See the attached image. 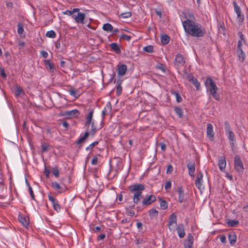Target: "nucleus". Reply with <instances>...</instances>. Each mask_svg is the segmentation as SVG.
Instances as JSON below:
<instances>
[{
  "label": "nucleus",
  "instance_id": "f257e3e1",
  "mask_svg": "<svg viewBox=\"0 0 248 248\" xmlns=\"http://www.w3.org/2000/svg\"><path fill=\"white\" fill-rule=\"evenodd\" d=\"M182 23L185 31L192 36L202 37L206 34L205 29L202 25L192 20L187 19Z\"/></svg>",
  "mask_w": 248,
  "mask_h": 248
},
{
  "label": "nucleus",
  "instance_id": "f03ea898",
  "mask_svg": "<svg viewBox=\"0 0 248 248\" xmlns=\"http://www.w3.org/2000/svg\"><path fill=\"white\" fill-rule=\"evenodd\" d=\"M131 193L134 194L133 201L135 204H138L143 198L142 191L145 189L144 185L141 184H135L129 186L128 187Z\"/></svg>",
  "mask_w": 248,
  "mask_h": 248
},
{
  "label": "nucleus",
  "instance_id": "7ed1b4c3",
  "mask_svg": "<svg viewBox=\"0 0 248 248\" xmlns=\"http://www.w3.org/2000/svg\"><path fill=\"white\" fill-rule=\"evenodd\" d=\"M224 128L226 135L228 136L230 145L232 147H234L235 141V135L231 130V126L228 121L224 122Z\"/></svg>",
  "mask_w": 248,
  "mask_h": 248
},
{
  "label": "nucleus",
  "instance_id": "20e7f679",
  "mask_svg": "<svg viewBox=\"0 0 248 248\" xmlns=\"http://www.w3.org/2000/svg\"><path fill=\"white\" fill-rule=\"evenodd\" d=\"M234 168L238 172H243L244 170L243 164L238 155L234 157Z\"/></svg>",
  "mask_w": 248,
  "mask_h": 248
},
{
  "label": "nucleus",
  "instance_id": "39448f33",
  "mask_svg": "<svg viewBox=\"0 0 248 248\" xmlns=\"http://www.w3.org/2000/svg\"><path fill=\"white\" fill-rule=\"evenodd\" d=\"M79 114V111L78 110L75 109L70 111H65L62 113V115L71 118L78 117Z\"/></svg>",
  "mask_w": 248,
  "mask_h": 248
},
{
  "label": "nucleus",
  "instance_id": "423d86ee",
  "mask_svg": "<svg viewBox=\"0 0 248 248\" xmlns=\"http://www.w3.org/2000/svg\"><path fill=\"white\" fill-rule=\"evenodd\" d=\"M204 85L209 91L217 88L210 77L206 78V80L204 81Z\"/></svg>",
  "mask_w": 248,
  "mask_h": 248
},
{
  "label": "nucleus",
  "instance_id": "0eeeda50",
  "mask_svg": "<svg viewBox=\"0 0 248 248\" xmlns=\"http://www.w3.org/2000/svg\"><path fill=\"white\" fill-rule=\"evenodd\" d=\"M185 63V61L184 60L183 56L181 54H177L176 55L174 64L176 66L179 67H182L184 65Z\"/></svg>",
  "mask_w": 248,
  "mask_h": 248
},
{
  "label": "nucleus",
  "instance_id": "6e6552de",
  "mask_svg": "<svg viewBox=\"0 0 248 248\" xmlns=\"http://www.w3.org/2000/svg\"><path fill=\"white\" fill-rule=\"evenodd\" d=\"M72 18L75 19L77 23L84 24V20L85 18V14L81 12H78L77 15L72 16Z\"/></svg>",
  "mask_w": 248,
  "mask_h": 248
},
{
  "label": "nucleus",
  "instance_id": "1a4fd4ad",
  "mask_svg": "<svg viewBox=\"0 0 248 248\" xmlns=\"http://www.w3.org/2000/svg\"><path fill=\"white\" fill-rule=\"evenodd\" d=\"M202 178L203 174L202 172H200L197 175L196 179L195 180V185L199 189L203 188L202 186Z\"/></svg>",
  "mask_w": 248,
  "mask_h": 248
},
{
  "label": "nucleus",
  "instance_id": "9d476101",
  "mask_svg": "<svg viewBox=\"0 0 248 248\" xmlns=\"http://www.w3.org/2000/svg\"><path fill=\"white\" fill-rule=\"evenodd\" d=\"M117 70L118 75L120 77H122L125 74L127 70V65L125 64H118L117 65Z\"/></svg>",
  "mask_w": 248,
  "mask_h": 248
},
{
  "label": "nucleus",
  "instance_id": "9b49d317",
  "mask_svg": "<svg viewBox=\"0 0 248 248\" xmlns=\"http://www.w3.org/2000/svg\"><path fill=\"white\" fill-rule=\"evenodd\" d=\"M156 200V197L154 195H151L146 198L143 199L142 204L143 205H148L152 204Z\"/></svg>",
  "mask_w": 248,
  "mask_h": 248
},
{
  "label": "nucleus",
  "instance_id": "f8f14e48",
  "mask_svg": "<svg viewBox=\"0 0 248 248\" xmlns=\"http://www.w3.org/2000/svg\"><path fill=\"white\" fill-rule=\"evenodd\" d=\"M207 137L210 140L213 141L214 139V132L213 131V127L211 124H207Z\"/></svg>",
  "mask_w": 248,
  "mask_h": 248
},
{
  "label": "nucleus",
  "instance_id": "ddd939ff",
  "mask_svg": "<svg viewBox=\"0 0 248 248\" xmlns=\"http://www.w3.org/2000/svg\"><path fill=\"white\" fill-rule=\"evenodd\" d=\"M193 236L191 234H188L187 239L184 243V248H192V245L193 243Z\"/></svg>",
  "mask_w": 248,
  "mask_h": 248
},
{
  "label": "nucleus",
  "instance_id": "4468645a",
  "mask_svg": "<svg viewBox=\"0 0 248 248\" xmlns=\"http://www.w3.org/2000/svg\"><path fill=\"white\" fill-rule=\"evenodd\" d=\"M93 112L94 111L93 109H90L88 115L86 117L85 126H88V127H89L92 122H94L93 121Z\"/></svg>",
  "mask_w": 248,
  "mask_h": 248
},
{
  "label": "nucleus",
  "instance_id": "2eb2a0df",
  "mask_svg": "<svg viewBox=\"0 0 248 248\" xmlns=\"http://www.w3.org/2000/svg\"><path fill=\"white\" fill-rule=\"evenodd\" d=\"M177 191L178 194V201L180 203L184 201L185 194L183 188L182 186L177 187Z\"/></svg>",
  "mask_w": 248,
  "mask_h": 248
},
{
  "label": "nucleus",
  "instance_id": "dca6fc26",
  "mask_svg": "<svg viewBox=\"0 0 248 248\" xmlns=\"http://www.w3.org/2000/svg\"><path fill=\"white\" fill-rule=\"evenodd\" d=\"M188 173L190 176H194L195 171V164L194 162H189L187 164Z\"/></svg>",
  "mask_w": 248,
  "mask_h": 248
},
{
  "label": "nucleus",
  "instance_id": "f3484780",
  "mask_svg": "<svg viewBox=\"0 0 248 248\" xmlns=\"http://www.w3.org/2000/svg\"><path fill=\"white\" fill-rule=\"evenodd\" d=\"M218 166L221 171H224L226 166V161L224 156L221 157L218 161Z\"/></svg>",
  "mask_w": 248,
  "mask_h": 248
},
{
  "label": "nucleus",
  "instance_id": "a211bd4d",
  "mask_svg": "<svg viewBox=\"0 0 248 248\" xmlns=\"http://www.w3.org/2000/svg\"><path fill=\"white\" fill-rule=\"evenodd\" d=\"M173 224L176 225L177 224V217L174 213L171 214L169 217V222L168 224L169 229L170 230V226Z\"/></svg>",
  "mask_w": 248,
  "mask_h": 248
},
{
  "label": "nucleus",
  "instance_id": "6ab92c4d",
  "mask_svg": "<svg viewBox=\"0 0 248 248\" xmlns=\"http://www.w3.org/2000/svg\"><path fill=\"white\" fill-rule=\"evenodd\" d=\"M19 222L25 227H27L29 223V219L22 215H19L18 217Z\"/></svg>",
  "mask_w": 248,
  "mask_h": 248
},
{
  "label": "nucleus",
  "instance_id": "aec40b11",
  "mask_svg": "<svg viewBox=\"0 0 248 248\" xmlns=\"http://www.w3.org/2000/svg\"><path fill=\"white\" fill-rule=\"evenodd\" d=\"M111 50L114 52L116 54H120L121 52V49L118 45L116 43H112L110 45Z\"/></svg>",
  "mask_w": 248,
  "mask_h": 248
},
{
  "label": "nucleus",
  "instance_id": "412c9836",
  "mask_svg": "<svg viewBox=\"0 0 248 248\" xmlns=\"http://www.w3.org/2000/svg\"><path fill=\"white\" fill-rule=\"evenodd\" d=\"M177 233L180 238H183L185 235V232L184 230V225L180 224L179 226L176 228Z\"/></svg>",
  "mask_w": 248,
  "mask_h": 248
},
{
  "label": "nucleus",
  "instance_id": "4be33fe9",
  "mask_svg": "<svg viewBox=\"0 0 248 248\" xmlns=\"http://www.w3.org/2000/svg\"><path fill=\"white\" fill-rule=\"evenodd\" d=\"M149 215L151 219H157L158 212L155 208H152L149 211Z\"/></svg>",
  "mask_w": 248,
  "mask_h": 248
},
{
  "label": "nucleus",
  "instance_id": "5701e85b",
  "mask_svg": "<svg viewBox=\"0 0 248 248\" xmlns=\"http://www.w3.org/2000/svg\"><path fill=\"white\" fill-rule=\"evenodd\" d=\"M45 67L50 72H52L54 70L53 63L51 62L50 60H45L44 61Z\"/></svg>",
  "mask_w": 248,
  "mask_h": 248
},
{
  "label": "nucleus",
  "instance_id": "b1692460",
  "mask_svg": "<svg viewBox=\"0 0 248 248\" xmlns=\"http://www.w3.org/2000/svg\"><path fill=\"white\" fill-rule=\"evenodd\" d=\"M228 239L230 243L232 245H233L235 243L236 240V235L234 232H231L229 234Z\"/></svg>",
  "mask_w": 248,
  "mask_h": 248
},
{
  "label": "nucleus",
  "instance_id": "393cba45",
  "mask_svg": "<svg viewBox=\"0 0 248 248\" xmlns=\"http://www.w3.org/2000/svg\"><path fill=\"white\" fill-rule=\"evenodd\" d=\"M158 201L160 203V208L162 210L167 209L168 207V203L165 200H163L162 198H159L158 199Z\"/></svg>",
  "mask_w": 248,
  "mask_h": 248
},
{
  "label": "nucleus",
  "instance_id": "a878e982",
  "mask_svg": "<svg viewBox=\"0 0 248 248\" xmlns=\"http://www.w3.org/2000/svg\"><path fill=\"white\" fill-rule=\"evenodd\" d=\"M218 88H215L214 89H212V90H209L210 93L213 98H214L216 100H219L220 96L219 94L217 93Z\"/></svg>",
  "mask_w": 248,
  "mask_h": 248
},
{
  "label": "nucleus",
  "instance_id": "bb28decb",
  "mask_svg": "<svg viewBox=\"0 0 248 248\" xmlns=\"http://www.w3.org/2000/svg\"><path fill=\"white\" fill-rule=\"evenodd\" d=\"M218 88H215L214 89H212V90H209L210 93L213 98H214L216 100H219L220 96L219 94L217 93Z\"/></svg>",
  "mask_w": 248,
  "mask_h": 248
},
{
  "label": "nucleus",
  "instance_id": "cd10ccee",
  "mask_svg": "<svg viewBox=\"0 0 248 248\" xmlns=\"http://www.w3.org/2000/svg\"><path fill=\"white\" fill-rule=\"evenodd\" d=\"M68 92L70 94L71 96H74L75 98H78L80 95V93L78 90L71 89L68 91Z\"/></svg>",
  "mask_w": 248,
  "mask_h": 248
},
{
  "label": "nucleus",
  "instance_id": "c85d7f7f",
  "mask_svg": "<svg viewBox=\"0 0 248 248\" xmlns=\"http://www.w3.org/2000/svg\"><path fill=\"white\" fill-rule=\"evenodd\" d=\"M239 221L235 220V219H233V220L229 219L227 222V224L228 226L230 227H235L239 224Z\"/></svg>",
  "mask_w": 248,
  "mask_h": 248
},
{
  "label": "nucleus",
  "instance_id": "c756f323",
  "mask_svg": "<svg viewBox=\"0 0 248 248\" xmlns=\"http://www.w3.org/2000/svg\"><path fill=\"white\" fill-rule=\"evenodd\" d=\"M170 93L172 95H174L175 96L177 103H180L182 102V98L178 91L171 90L170 91Z\"/></svg>",
  "mask_w": 248,
  "mask_h": 248
},
{
  "label": "nucleus",
  "instance_id": "7c9ffc66",
  "mask_svg": "<svg viewBox=\"0 0 248 248\" xmlns=\"http://www.w3.org/2000/svg\"><path fill=\"white\" fill-rule=\"evenodd\" d=\"M24 93V90L20 86H16L15 88V94L16 97H18L21 94Z\"/></svg>",
  "mask_w": 248,
  "mask_h": 248
},
{
  "label": "nucleus",
  "instance_id": "2f4dec72",
  "mask_svg": "<svg viewBox=\"0 0 248 248\" xmlns=\"http://www.w3.org/2000/svg\"><path fill=\"white\" fill-rule=\"evenodd\" d=\"M238 54L239 59L241 62H243L245 59V53L243 52L242 49L237 50Z\"/></svg>",
  "mask_w": 248,
  "mask_h": 248
},
{
  "label": "nucleus",
  "instance_id": "473e14b6",
  "mask_svg": "<svg viewBox=\"0 0 248 248\" xmlns=\"http://www.w3.org/2000/svg\"><path fill=\"white\" fill-rule=\"evenodd\" d=\"M174 110L179 118H182L183 116V112L182 109L179 107H175Z\"/></svg>",
  "mask_w": 248,
  "mask_h": 248
},
{
  "label": "nucleus",
  "instance_id": "72a5a7b5",
  "mask_svg": "<svg viewBox=\"0 0 248 248\" xmlns=\"http://www.w3.org/2000/svg\"><path fill=\"white\" fill-rule=\"evenodd\" d=\"M122 80H118L117 82V90H116V94L117 95H120L122 92V87L121 86Z\"/></svg>",
  "mask_w": 248,
  "mask_h": 248
},
{
  "label": "nucleus",
  "instance_id": "f704fd0d",
  "mask_svg": "<svg viewBox=\"0 0 248 248\" xmlns=\"http://www.w3.org/2000/svg\"><path fill=\"white\" fill-rule=\"evenodd\" d=\"M102 29L105 31H111L113 30V26L109 23H105L103 25Z\"/></svg>",
  "mask_w": 248,
  "mask_h": 248
},
{
  "label": "nucleus",
  "instance_id": "c9c22d12",
  "mask_svg": "<svg viewBox=\"0 0 248 248\" xmlns=\"http://www.w3.org/2000/svg\"><path fill=\"white\" fill-rule=\"evenodd\" d=\"M161 41L163 45H167L169 43L170 37L168 35L164 34L161 37Z\"/></svg>",
  "mask_w": 248,
  "mask_h": 248
},
{
  "label": "nucleus",
  "instance_id": "e433bc0d",
  "mask_svg": "<svg viewBox=\"0 0 248 248\" xmlns=\"http://www.w3.org/2000/svg\"><path fill=\"white\" fill-rule=\"evenodd\" d=\"M190 82H191L193 85L195 86L197 91L200 90L201 87V84L196 78H194Z\"/></svg>",
  "mask_w": 248,
  "mask_h": 248
},
{
  "label": "nucleus",
  "instance_id": "4c0bfd02",
  "mask_svg": "<svg viewBox=\"0 0 248 248\" xmlns=\"http://www.w3.org/2000/svg\"><path fill=\"white\" fill-rule=\"evenodd\" d=\"M91 128L90 131V133L92 134L93 136L94 135L96 131L98 130V129L94 125V122H92L91 124Z\"/></svg>",
  "mask_w": 248,
  "mask_h": 248
},
{
  "label": "nucleus",
  "instance_id": "58836bf2",
  "mask_svg": "<svg viewBox=\"0 0 248 248\" xmlns=\"http://www.w3.org/2000/svg\"><path fill=\"white\" fill-rule=\"evenodd\" d=\"M46 36L51 38H54L56 37V33L53 30H51L46 32Z\"/></svg>",
  "mask_w": 248,
  "mask_h": 248
},
{
  "label": "nucleus",
  "instance_id": "ea45409f",
  "mask_svg": "<svg viewBox=\"0 0 248 248\" xmlns=\"http://www.w3.org/2000/svg\"><path fill=\"white\" fill-rule=\"evenodd\" d=\"M233 5L234 6V10L236 14H238L241 12V9L240 7L237 5L236 2L235 1H233L232 2Z\"/></svg>",
  "mask_w": 248,
  "mask_h": 248
},
{
  "label": "nucleus",
  "instance_id": "a19ab883",
  "mask_svg": "<svg viewBox=\"0 0 248 248\" xmlns=\"http://www.w3.org/2000/svg\"><path fill=\"white\" fill-rule=\"evenodd\" d=\"M111 108H112L111 104L110 102H108L107 103L106 106L105 107L103 110L105 111L108 112V113H109L110 112Z\"/></svg>",
  "mask_w": 248,
  "mask_h": 248
},
{
  "label": "nucleus",
  "instance_id": "79ce46f5",
  "mask_svg": "<svg viewBox=\"0 0 248 248\" xmlns=\"http://www.w3.org/2000/svg\"><path fill=\"white\" fill-rule=\"evenodd\" d=\"M131 16H132L131 13L130 12H127L122 13L120 15V17L122 18H127L131 17Z\"/></svg>",
  "mask_w": 248,
  "mask_h": 248
},
{
  "label": "nucleus",
  "instance_id": "37998d69",
  "mask_svg": "<svg viewBox=\"0 0 248 248\" xmlns=\"http://www.w3.org/2000/svg\"><path fill=\"white\" fill-rule=\"evenodd\" d=\"M24 32L23 25L21 23L17 24V32L19 34H22Z\"/></svg>",
  "mask_w": 248,
  "mask_h": 248
},
{
  "label": "nucleus",
  "instance_id": "c03bdc74",
  "mask_svg": "<svg viewBox=\"0 0 248 248\" xmlns=\"http://www.w3.org/2000/svg\"><path fill=\"white\" fill-rule=\"evenodd\" d=\"M154 47L151 45H149L143 47V50L148 53H152L153 52Z\"/></svg>",
  "mask_w": 248,
  "mask_h": 248
},
{
  "label": "nucleus",
  "instance_id": "a18cd8bd",
  "mask_svg": "<svg viewBox=\"0 0 248 248\" xmlns=\"http://www.w3.org/2000/svg\"><path fill=\"white\" fill-rule=\"evenodd\" d=\"M52 173L56 178L59 176V171L58 167H55L53 168Z\"/></svg>",
  "mask_w": 248,
  "mask_h": 248
},
{
  "label": "nucleus",
  "instance_id": "49530a36",
  "mask_svg": "<svg viewBox=\"0 0 248 248\" xmlns=\"http://www.w3.org/2000/svg\"><path fill=\"white\" fill-rule=\"evenodd\" d=\"M48 198L49 201L51 202L52 206L58 202V201L50 195H48Z\"/></svg>",
  "mask_w": 248,
  "mask_h": 248
},
{
  "label": "nucleus",
  "instance_id": "de8ad7c7",
  "mask_svg": "<svg viewBox=\"0 0 248 248\" xmlns=\"http://www.w3.org/2000/svg\"><path fill=\"white\" fill-rule=\"evenodd\" d=\"M237 17L238 19L239 23H242L243 22L244 20V15L243 14H241V12L237 14Z\"/></svg>",
  "mask_w": 248,
  "mask_h": 248
},
{
  "label": "nucleus",
  "instance_id": "09e8293b",
  "mask_svg": "<svg viewBox=\"0 0 248 248\" xmlns=\"http://www.w3.org/2000/svg\"><path fill=\"white\" fill-rule=\"evenodd\" d=\"M98 144V141H95L93 142L92 143H91L89 146L87 147L86 148V151H89V150H92L93 149V148L96 145H97Z\"/></svg>",
  "mask_w": 248,
  "mask_h": 248
},
{
  "label": "nucleus",
  "instance_id": "8fccbe9b",
  "mask_svg": "<svg viewBox=\"0 0 248 248\" xmlns=\"http://www.w3.org/2000/svg\"><path fill=\"white\" fill-rule=\"evenodd\" d=\"M52 187L56 190L61 189V186L57 182H54L52 183Z\"/></svg>",
  "mask_w": 248,
  "mask_h": 248
},
{
  "label": "nucleus",
  "instance_id": "3c124183",
  "mask_svg": "<svg viewBox=\"0 0 248 248\" xmlns=\"http://www.w3.org/2000/svg\"><path fill=\"white\" fill-rule=\"evenodd\" d=\"M126 214L127 216L132 217L135 215V212L134 211L129 209L128 208L126 209Z\"/></svg>",
  "mask_w": 248,
  "mask_h": 248
},
{
  "label": "nucleus",
  "instance_id": "603ef678",
  "mask_svg": "<svg viewBox=\"0 0 248 248\" xmlns=\"http://www.w3.org/2000/svg\"><path fill=\"white\" fill-rule=\"evenodd\" d=\"M131 38L130 36L127 35L126 34H122L120 36V39H123L127 41H129Z\"/></svg>",
  "mask_w": 248,
  "mask_h": 248
},
{
  "label": "nucleus",
  "instance_id": "864d4df0",
  "mask_svg": "<svg viewBox=\"0 0 248 248\" xmlns=\"http://www.w3.org/2000/svg\"><path fill=\"white\" fill-rule=\"evenodd\" d=\"M173 168L171 165H169L167 167L166 173L167 174H170L173 171Z\"/></svg>",
  "mask_w": 248,
  "mask_h": 248
},
{
  "label": "nucleus",
  "instance_id": "5fc2aeb1",
  "mask_svg": "<svg viewBox=\"0 0 248 248\" xmlns=\"http://www.w3.org/2000/svg\"><path fill=\"white\" fill-rule=\"evenodd\" d=\"M48 144H42V152H46L48 150Z\"/></svg>",
  "mask_w": 248,
  "mask_h": 248
},
{
  "label": "nucleus",
  "instance_id": "6e6d98bb",
  "mask_svg": "<svg viewBox=\"0 0 248 248\" xmlns=\"http://www.w3.org/2000/svg\"><path fill=\"white\" fill-rule=\"evenodd\" d=\"M29 193H30V194L31 199L35 200V196L33 194L32 189L31 187V186H29Z\"/></svg>",
  "mask_w": 248,
  "mask_h": 248
},
{
  "label": "nucleus",
  "instance_id": "4d7b16f0",
  "mask_svg": "<svg viewBox=\"0 0 248 248\" xmlns=\"http://www.w3.org/2000/svg\"><path fill=\"white\" fill-rule=\"evenodd\" d=\"M171 182L170 181H167L165 186V189L166 190H168L169 189H170L171 188Z\"/></svg>",
  "mask_w": 248,
  "mask_h": 248
},
{
  "label": "nucleus",
  "instance_id": "13d9d810",
  "mask_svg": "<svg viewBox=\"0 0 248 248\" xmlns=\"http://www.w3.org/2000/svg\"><path fill=\"white\" fill-rule=\"evenodd\" d=\"M53 207L54 209L57 212H59L61 211V207L58 202L54 205Z\"/></svg>",
  "mask_w": 248,
  "mask_h": 248
},
{
  "label": "nucleus",
  "instance_id": "bf43d9fd",
  "mask_svg": "<svg viewBox=\"0 0 248 248\" xmlns=\"http://www.w3.org/2000/svg\"><path fill=\"white\" fill-rule=\"evenodd\" d=\"M62 13L64 15H68L69 16H72L74 15L73 14L72 10V11L66 10V11H65L64 12H63Z\"/></svg>",
  "mask_w": 248,
  "mask_h": 248
},
{
  "label": "nucleus",
  "instance_id": "052dcab7",
  "mask_svg": "<svg viewBox=\"0 0 248 248\" xmlns=\"http://www.w3.org/2000/svg\"><path fill=\"white\" fill-rule=\"evenodd\" d=\"M98 162V158L96 156H93L92 160L91 163L92 165H96Z\"/></svg>",
  "mask_w": 248,
  "mask_h": 248
},
{
  "label": "nucleus",
  "instance_id": "680f3d73",
  "mask_svg": "<svg viewBox=\"0 0 248 248\" xmlns=\"http://www.w3.org/2000/svg\"><path fill=\"white\" fill-rule=\"evenodd\" d=\"M0 72L1 76L3 78H5L6 77V74L4 72V69L0 67Z\"/></svg>",
  "mask_w": 248,
  "mask_h": 248
},
{
  "label": "nucleus",
  "instance_id": "e2e57ef3",
  "mask_svg": "<svg viewBox=\"0 0 248 248\" xmlns=\"http://www.w3.org/2000/svg\"><path fill=\"white\" fill-rule=\"evenodd\" d=\"M242 41L241 40H238L237 43V50H240L242 49Z\"/></svg>",
  "mask_w": 248,
  "mask_h": 248
},
{
  "label": "nucleus",
  "instance_id": "0e129e2a",
  "mask_svg": "<svg viewBox=\"0 0 248 248\" xmlns=\"http://www.w3.org/2000/svg\"><path fill=\"white\" fill-rule=\"evenodd\" d=\"M159 146L161 147V149L162 151H165L166 150V144L163 142H160L159 143Z\"/></svg>",
  "mask_w": 248,
  "mask_h": 248
},
{
  "label": "nucleus",
  "instance_id": "69168bd1",
  "mask_svg": "<svg viewBox=\"0 0 248 248\" xmlns=\"http://www.w3.org/2000/svg\"><path fill=\"white\" fill-rule=\"evenodd\" d=\"M44 173L45 174L46 177L47 178H48L49 176V174H50L49 170L48 169H47V168H45V170H44Z\"/></svg>",
  "mask_w": 248,
  "mask_h": 248
},
{
  "label": "nucleus",
  "instance_id": "338daca9",
  "mask_svg": "<svg viewBox=\"0 0 248 248\" xmlns=\"http://www.w3.org/2000/svg\"><path fill=\"white\" fill-rule=\"evenodd\" d=\"M40 53H41V56L43 58H46L48 57V53L47 52H46L45 51H41Z\"/></svg>",
  "mask_w": 248,
  "mask_h": 248
},
{
  "label": "nucleus",
  "instance_id": "774afa93",
  "mask_svg": "<svg viewBox=\"0 0 248 248\" xmlns=\"http://www.w3.org/2000/svg\"><path fill=\"white\" fill-rule=\"evenodd\" d=\"M220 240L223 243L226 242V237L224 235H222L220 237Z\"/></svg>",
  "mask_w": 248,
  "mask_h": 248
}]
</instances>
